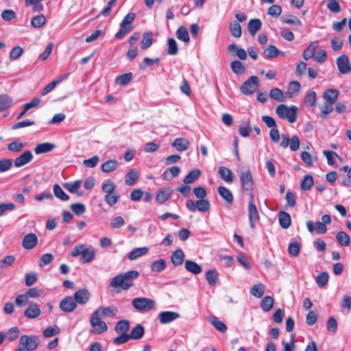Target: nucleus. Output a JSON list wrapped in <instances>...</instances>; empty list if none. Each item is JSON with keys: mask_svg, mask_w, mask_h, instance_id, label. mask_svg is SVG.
Masks as SVG:
<instances>
[{"mask_svg": "<svg viewBox=\"0 0 351 351\" xmlns=\"http://www.w3.org/2000/svg\"><path fill=\"white\" fill-rule=\"evenodd\" d=\"M53 193L57 198L62 201H67L69 199V196L66 195L57 184L53 186Z\"/></svg>", "mask_w": 351, "mask_h": 351, "instance_id": "nucleus-52", "label": "nucleus"}, {"mask_svg": "<svg viewBox=\"0 0 351 351\" xmlns=\"http://www.w3.org/2000/svg\"><path fill=\"white\" fill-rule=\"evenodd\" d=\"M56 145L51 143H43L36 145L34 152L36 154H41L52 151Z\"/></svg>", "mask_w": 351, "mask_h": 351, "instance_id": "nucleus-26", "label": "nucleus"}, {"mask_svg": "<svg viewBox=\"0 0 351 351\" xmlns=\"http://www.w3.org/2000/svg\"><path fill=\"white\" fill-rule=\"evenodd\" d=\"M13 165L12 159H0V173L10 170Z\"/></svg>", "mask_w": 351, "mask_h": 351, "instance_id": "nucleus-61", "label": "nucleus"}, {"mask_svg": "<svg viewBox=\"0 0 351 351\" xmlns=\"http://www.w3.org/2000/svg\"><path fill=\"white\" fill-rule=\"evenodd\" d=\"M90 294L88 289H80L75 292L73 298L76 304L84 305L90 300Z\"/></svg>", "mask_w": 351, "mask_h": 351, "instance_id": "nucleus-9", "label": "nucleus"}, {"mask_svg": "<svg viewBox=\"0 0 351 351\" xmlns=\"http://www.w3.org/2000/svg\"><path fill=\"white\" fill-rule=\"evenodd\" d=\"M23 49L20 46H16L12 48L10 53V59L16 60L19 59L23 54Z\"/></svg>", "mask_w": 351, "mask_h": 351, "instance_id": "nucleus-64", "label": "nucleus"}, {"mask_svg": "<svg viewBox=\"0 0 351 351\" xmlns=\"http://www.w3.org/2000/svg\"><path fill=\"white\" fill-rule=\"evenodd\" d=\"M184 267L186 271L195 275L200 274L202 271V267L200 265L191 260H186L185 261Z\"/></svg>", "mask_w": 351, "mask_h": 351, "instance_id": "nucleus-25", "label": "nucleus"}, {"mask_svg": "<svg viewBox=\"0 0 351 351\" xmlns=\"http://www.w3.org/2000/svg\"><path fill=\"white\" fill-rule=\"evenodd\" d=\"M273 306L274 300L271 296L267 295L264 297L261 302V307L265 312L270 311Z\"/></svg>", "mask_w": 351, "mask_h": 351, "instance_id": "nucleus-44", "label": "nucleus"}, {"mask_svg": "<svg viewBox=\"0 0 351 351\" xmlns=\"http://www.w3.org/2000/svg\"><path fill=\"white\" fill-rule=\"evenodd\" d=\"M232 71L236 74H243L245 71L243 64L239 60H234L230 64Z\"/></svg>", "mask_w": 351, "mask_h": 351, "instance_id": "nucleus-46", "label": "nucleus"}, {"mask_svg": "<svg viewBox=\"0 0 351 351\" xmlns=\"http://www.w3.org/2000/svg\"><path fill=\"white\" fill-rule=\"evenodd\" d=\"M229 28L231 34L235 38H240L242 34L241 26L237 21H233L230 23Z\"/></svg>", "mask_w": 351, "mask_h": 351, "instance_id": "nucleus-35", "label": "nucleus"}, {"mask_svg": "<svg viewBox=\"0 0 351 351\" xmlns=\"http://www.w3.org/2000/svg\"><path fill=\"white\" fill-rule=\"evenodd\" d=\"M276 112L282 119H287L289 123H294L297 119L298 108L295 106L288 107L285 104L277 106Z\"/></svg>", "mask_w": 351, "mask_h": 351, "instance_id": "nucleus-3", "label": "nucleus"}, {"mask_svg": "<svg viewBox=\"0 0 351 351\" xmlns=\"http://www.w3.org/2000/svg\"><path fill=\"white\" fill-rule=\"evenodd\" d=\"M242 188L245 191H252L254 182L250 170L242 171L239 175Z\"/></svg>", "mask_w": 351, "mask_h": 351, "instance_id": "nucleus-7", "label": "nucleus"}, {"mask_svg": "<svg viewBox=\"0 0 351 351\" xmlns=\"http://www.w3.org/2000/svg\"><path fill=\"white\" fill-rule=\"evenodd\" d=\"M278 221L282 228L287 229L291 226V215L288 213L281 210L278 213Z\"/></svg>", "mask_w": 351, "mask_h": 351, "instance_id": "nucleus-20", "label": "nucleus"}, {"mask_svg": "<svg viewBox=\"0 0 351 351\" xmlns=\"http://www.w3.org/2000/svg\"><path fill=\"white\" fill-rule=\"evenodd\" d=\"M144 333L145 330L143 326L141 324H137L132 329L130 333L128 335L132 339H139L143 337Z\"/></svg>", "mask_w": 351, "mask_h": 351, "instance_id": "nucleus-34", "label": "nucleus"}, {"mask_svg": "<svg viewBox=\"0 0 351 351\" xmlns=\"http://www.w3.org/2000/svg\"><path fill=\"white\" fill-rule=\"evenodd\" d=\"M218 193L219 195L224 200H226L229 205H231L232 204L234 200L233 195L229 189H228L225 186H220L218 187Z\"/></svg>", "mask_w": 351, "mask_h": 351, "instance_id": "nucleus-23", "label": "nucleus"}, {"mask_svg": "<svg viewBox=\"0 0 351 351\" xmlns=\"http://www.w3.org/2000/svg\"><path fill=\"white\" fill-rule=\"evenodd\" d=\"M132 77V73H127L123 75H120L116 77V83L121 86L126 85L131 81Z\"/></svg>", "mask_w": 351, "mask_h": 351, "instance_id": "nucleus-55", "label": "nucleus"}, {"mask_svg": "<svg viewBox=\"0 0 351 351\" xmlns=\"http://www.w3.org/2000/svg\"><path fill=\"white\" fill-rule=\"evenodd\" d=\"M262 22L259 19H250L247 24V30L251 36H254L261 29Z\"/></svg>", "mask_w": 351, "mask_h": 351, "instance_id": "nucleus-19", "label": "nucleus"}, {"mask_svg": "<svg viewBox=\"0 0 351 351\" xmlns=\"http://www.w3.org/2000/svg\"><path fill=\"white\" fill-rule=\"evenodd\" d=\"M282 23L285 24L294 25L295 27H302V23L294 15H289L282 19Z\"/></svg>", "mask_w": 351, "mask_h": 351, "instance_id": "nucleus-49", "label": "nucleus"}, {"mask_svg": "<svg viewBox=\"0 0 351 351\" xmlns=\"http://www.w3.org/2000/svg\"><path fill=\"white\" fill-rule=\"evenodd\" d=\"M90 326L94 328L92 332L94 334H101L108 330L107 324L101 320V316L99 315V311H95L90 319Z\"/></svg>", "mask_w": 351, "mask_h": 351, "instance_id": "nucleus-5", "label": "nucleus"}, {"mask_svg": "<svg viewBox=\"0 0 351 351\" xmlns=\"http://www.w3.org/2000/svg\"><path fill=\"white\" fill-rule=\"evenodd\" d=\"M184 254L181 249L174 251L171 256L173 265L176 267L182 264L184 261Z\"/></svg>", "mask_w": 351, "mask_h": 351, "instance_id": "nucleus-27", "label": "nucleus"}, {"mask_svg": "<svg viewBox=\"0 0 351 351\" xmlns=\"http://www.w3.org/2000/svg\"><path fill=\"white\" fill-rule=\"evenodd\" d=\"M95 311H99V315L104 317H113L118 313L119 310L114 306H108L106 307L100 306Z\"/></svg>", "mask_w": 351, "mask_h": 351, "instance_id": "nucleus-16", "label": "nucleus"}, {"mask_svg": "<svg viewBox=\"0 0 351 351\" xmlns=\"http://www.w3.org/2000/svg\"><path fill=\"white\" fill-rule=\"evenodd\" d=\"M80 186V180H76L74 182H66L64 184V187L71 193H77Z\"/></svg>", "mask_w": 351, "mask_h": 351, "instance_id": "nucleus-60", "label": "nucleus"}, {"mask_svg": "<svg viewBox=\"0 0 351 351\" xmlns=\"http://www.w3.org/2000/svg\"><path fill=\"white\" fill-rule=\"evenodd\" d=\"M190 143L184 138H177L172 143V146L179 152H184L189 149Z\"/></svg>", "mask_w": 351, "mask_h": 351, "instance_id": "nucleus-21", "label": "nucleus"}, {"mask_svg": "<svg viewBox=\"0 0 351 351\" xmlns=\"http://www.w3.org/2000/svg\"><path fill=\"white\" fill-rule=\"evenodd\" d=\"M317 47V45L316 43H311L307 48L303 52V58L306 60H308L311 58L315 51V49Z\"/></svg>", "mask_w": 351, "mask_h": 351, "instance_id": "nucleus-53", "label": "nucleus"}, {"mask_svg": "<svg viewBox=\"0 0 351 351\" xmlns=\"http://www.w3.org/2000/svg\"><path fill=\"white\" fill-rule=\"evenodd\" d=\"M248 217L251 228L254 229L256 223L259 221L260 216L257 208L254 203L249 202L248 204Z\"/></svg>", "mask_w": 351, "mask_h": 351, "instance_id": "nucleus-11", "label": "nucleus"}, {"mask_svg": "<svg viewBox=\"0 0 351 351\" xmlns=\"http://www.w3.org/2000/svg\"><path fill=\"white\" fill-rule=\"evenodd\" d=\"M153 43V34L152 32H145L141 41V47L145 50L149 48Z\"/></svg>", "mask_w": 351, "mask_h": 351, "instance_id": "nucleus-32", "label": "nucleus"}, {"mask_svg": "<svg viewBox=\"0 0 351 351\" xmlns=\"http://www.w3.org/2000/svg\"><path fill=\"white\" fill-rule=\"evenodd\" d=\"M269 96L271 99L280 102H282L285 100L284 93L278 88H271L269 92Z\"/></svg>", "mask_w": 351, "mask_h": 351, "instance_id": "nucleus-47", "label": "nucleus"}, {"mask_svg": "<svg viewBox=\"0 0 351 351\" xmlns=\"http://www.w3.org/2000/svg\"><path fill=\"white\" fill-rule=\"evenodd\" d=\"M33 157L34 156L31 151L27 150L16 158L14 160V166L16 167H21L31 162Z\"/></svg>", "mask_w": 351, "mask_h": 351, "instance_id": "nucleus-12", "label": "nucleus"}, {"mask_svg": "<svg viewBox=\"0 0 351 351\" xmlns=\"http://www.w3.org/2000/svg\"><path fill=\"white\" fill-rule=\"evenodd\" d=\"M314 181L313 178L311 175H306L302 179L300 187L303 191H309L313 186Z\"/></svg>", "mask_w": 351, "mask_h": 351, "instance_id": "nucleus-41", "label": "nucleus"}, {"mask_svg": "<svg viewBox=\"0 0 351 351\" xmlns=\"http://www.w3.org/2000/svg\"><path fill=\"white\" fill-rule=\"evenodd\" d=\"M38 345L39 339L37 336L23 335L20 337L19 347L16 351H34Z\"/></svg>", "mask_w": 351, "mask_h": 351, "instance_id": "nucleus-2", "label": "nucleus"}, {"mask_svg": "<svg viewBox=\"0 0 351 351\" xmlns=\"http://www.w3.org/2000/svg\"><path fill=\"white\" fill-rule=\"evenodd\" d=\"M337 65L339 69V71L341 74H347L350 70V65L349 63V58L347 55H341L337 58Z\"/></svg>", "mask_w": 351, "mask_h": 351, "instance_id": "nucleus-10", "label": "nucleus"}, {"mask_svg": "<svg viewBox=\"0 0 351 351\" xmlns=\"http://www.w3.org/2000/svg\"><path fill=\"white\" fill-rule=\"evenodd\" d=\"M339 91L335 88H330L326 90L323 94V98L325 102L330 104H335L339 97Z\"/></svg>", "mask_w": 351, "mask_h": 351, "instance_id": "nucleus-17", "label": "nucleus"}, {"mask_svg": "<svg viewBox=\"0 0 351 351\" xmlns=\"http://www.w3.org/2000/svg\"><path fill=\"white\" fill-rule=\"evenodd\" d=\"M206 278L210 286L215 285L218 280V273L216 269H210L206 274Z\"/></svg>", "mask_w": 351, "mask_h": 351, "instance_id": "nucleus-43", "label": "nucleus"}, {"mask_svg": "<svg viewBox=\"0 0 351 351\" xmlns=\"http://www.w3.org/2000/svg\"><path fill=\"white\" fill-rule=\"evenodd\" d=\"M132 306L141 313L149 312L155 308V301L151 298L139 297L132 301Z\"/></svg>", "mask_w": 351, "mask_h": 351, "instance_id": "nucleus-4", "label": "nucleus"}, {"mask_svg": "<svg viewBox=\"0 0 351 351\" xmlns=\"http://www.w3.org/2000/svg\"><path fill=\"white\" fill-rule=\"evenodd\" d=\"M37 236L34 233H29L23 237L22 245L26 250H32L37 245Z\"/></svg>", "mask_w": 351, "mask_h": 351, "instance_id": "nucleus-15", "label": "nucleus"}, {"mask_svg": "<svg viewBox=\"0 0 351 351\" xmlns=\"http://www.w3.org/2000/svg\"><path fill=\"white\" fill-rule=\"evenodd\" d=\"M133 27L131 23H128V22L122 20L120 24V29L116 33L115 38L117 39H121L124 35L132 31Z\"/></svg>", "mask_w": 351, "mask_h": 351, "instance_id": "nucleus-22", "label": "nucleus"}, {"mask_svg": "<svg viewBox=\"0 0 351 351\" xmlns=\"http://www.w3.org/2000/svg\"><path fill=\"white\" fill-rule=\"evenodd\" d=\"M71 209L76 215H81L86 211V207L82 203L72 204L71 205Z\"/></svg>", "mask_w": 351, "mask_h": 351, "instance_id": "nucleus-63", "label": "nucleus"}, {"mask_svg": "<svg viewBox=\"0 0 351 351\" xmlns=\"http://www.w3.org/2000/svg\"><path fill=\"white\" fill-rule=\"evenodd\" d=\"M180 317V314L172 311H162L158 315V319L162 324H169Z\"/></svg>", "mask_w": 351, "mask_h": 351, "instance_id": "nucleus-14", "label": "nucleus"}, {"mask_svg": "<svg viewBox=\"0 0 351 351\" xmlns=\"http://www.w3.org/2000/svg\"><path fill=\"white\" fill-rule=\"evenodd\" d=\"M172 189L171 188H165L160 190L156 196V201L161 204L168 200L172 195Z\"/></svg>", "mask_w": 351, "mask_h": 351, "instance_id": "nucleus-18", "label": "nucleus"}, {"mask_svg": "<svg viewBox=\"0 0 351 351\" xmlns=\"http://www.w3.org/2000/svg\"><path fill=\"white\" fill-rule=\"evenodd\" d=\"M149 251L147 247H137L131 251L128 254V258L130 261H134L140 256L146 254Z\"/></svg>", "mask_w": 351, "mask_h": 351, "instance_id": "nucleus-29", "label": "nucleus"}, {"mask_svg": "<svg viewBox=\"0 0 351 351\" xmlns=\"http://www.w3.org/2000/svg\"><path fill=\"white\" fill-rule=\"evenodd\" d=\"M95 256V252L93 249L86 248L83 250V254L80 258V261L82 263H88L91 262Z\"/></svg>", "mask_w": 351, "mask_h": 351, "instance_id": "nucleus-28", "label": "nucleus"}, {"mask_svg": "<svg viewBox=\"0 0 351 351\" xmlns=\"http://www.w3.org/2000/svg\"><path fill=\"white\" fill-rule=\"evenodd\" d=\"M138 177L137 170L132 169L126 173L125 182L128 186H132L136 182Z\"/></svg>", "mask_w": 351, "mask_h": 351, "instance_id": "nucleus-36", "label": "nucleus"}, {"mask_svg": "<svg viewBox=\"0 0 351 351\" xmlns=\"http://www.w3.org/2000/svg\"><path fill=\"white\" fill-rule=\"evenodd\" d=\"M218 173L220 178L228 183H231L233 181V173L232 171L225 167H219Z\"/></svg>", "mask_w": 351, "mask_h": 351, "instance_id": "nucleus-24", "label": "nucleus"}, {"mask_svg": "<svg viewBox=\"0 0 351 351\" xmlns=\"http://www.w3.org/2000/svg\"><path fill=\"white\" fill-rule=\"evenodd\" d=\"M328 274L326 271L320 273L316 278V282L319 287H324L328 282Z\"/></svg>", "mask_w": 351, "mask_h": 351, "instance_id": "nucleus-54", "label": "nucleus"}, {"mask_svg": "<svg viewBox=\"0 0 351 351\" xmlns=\"http://www.w3.org/2000/svg\"><path fill=\"white\" fill-rule=\"evenodd\" d=\"M197 209L200 212H206L210 209V203L205 198L198 199L196 202Z\"/></svg>", "mask_w": 351, "mask_h": 351, "instance_id": "nucleus-57", "label": "nucleus"}, {"mask_svg": "<svg viewBox=\"0 0 351 351\" xmlns=\"http://www.w3.org/2000/svg\"><path fill=\"white\" fill-rule=\"evenodd\" d=\"M76 302L72 296L64 298L59 304V307L64 313H71L77 307Z\"/></svg>", "mask_w": 351, "mask_h": 351, "instance_id": "nucleus-8", "label": "nucleus"}, {"mask_svg": "<svg viewBox=\"0 0 351 351\" xmlns=\"http://www.w3.org/2000/svg\"><path fill=\"white\" fill-rule=\"evenodd\" d=\"M259 85L258 77L250 76L241 86V92L245 95H251L255 92Z\"/></svg>", "mask_w": 351, "mask_h": 351, "instance_id": "nucleus-6", "label": "nucleus"}, {"mask_svg": "<svg viewBox=\"0 0 351 351\" xmlns=\"http://www.w3.org/2000/svg\"><path fill=\"white\" fill-rule=\"evenodd\" d=\"M265 287L262 283H258L252 286L250 290V293L257 298H261L265 292Z\"/></svg>", "mask_w": 351, "mask_h": 351, "instance_id": "nucleus-39", "label": "nucleus"}, {"mask_svg": "<svg viewBox=\"0 0 351 351\" xmlns=\"http://www.w3.org/2000/svg\"><path fill=\"white\" fill-rule=\"evenodd\" d=\"M168 50L167 53L171 56H173L178 53V48L176 40L173 38H170L167 41Z\"/></svg>", "mask_w": 351, "mask_h": 351, "instance_id": "nucleus-56", "label": "nucleus"}, {"mask_svg": "<svg viewBox=\"0 0 351 351\" xmlns=\"http://www.w3.org/2000/svg\"><path fill=\"white\" fill-rule=\"evenodd\" d=\"M280 51L276 46L273 45H269L263 51L264 56L267 58H273L277 57Z\"/></svg>", "mask_w": 351, "mask_h": 351, "instance_id": "nucleus-45", "label": "nucleus"}, {"mask_svg": "<svg viewBox=\"0 0 351 351\" xmlns=\"http://www.w3.org/2000/svg\"><path fill=\"white\" fill-rule=\"evenodd\" d=\"M201 171L198 169L191 171L183 179V182L186 184H192L195 182L200 176Z\"/></svg>", "mask_w": 351, "mask_h": 351, "instance_id": "nucleus-30", "label": "nucleus"}, {"mask_svg": "<svg viewBox=\"0 0 351 351\" xmlns=\"http://www.w3.org/2000/svg\"><path fill=\"white\" fill-rule=\"evenodd\" d=\"M138 276L139 273L136 270L119 274L112 279L110 286L113 288L121 287L123 290H128L133 286V280Z\"/></svg>", "mask_w": 351, "mask_h": 351, "instance_id": "nucleus-1", "label": "nucleus"}, {"mask_svg": "<svg viewBox=\"0 0 351 351\" xmlns=\"http://www.w3.org/2000/svg\"><path fill=\"white\" fill-rule=\"evenodd\" d=\"M118 167L116 160H109L101 165V170L104 173H110L115 170Z\"/></svg>", "mask_w": 351, "mask_h": 351, "instance_id": "nucleus-40", "label": "nucleus"}, {"mask_svg": "<svg viewBox=\"0 0 351 351\" xmlns=\"http://www.w3.org/2000/svg\"><path fill=\"white\" fill-rule=\"evenodd\" d=\"M130 329V322L126 319L119 321L114 326V330L118 334L128 333Z\"/></svg>", "mask_w": 351, "mask_h": 351, "instance_id": "nucleus-33", "label": "nucleus"}, {"mask_svg": "<svg viewBox=\"0 0 351 351\" xmlns=\"http://www.w3.org/2000/svg\"><path fill=\"white\" fill-rule=\"evenodd\" d=\"M336 239L339 243L342 246H348L350 243V237L347 233L343 231L338 232L336 234Z\"/></svg>", "mask_w": 351, "mask_h": 351, "instance_id": "nucleus-42", "label": "nucleus"}, {"mask_svg": "<svg viewBox=\"0 0 351 351\" xmlns=\"http://www.w3.org/2000/svg\"><path fill=\"white\" fill-rule=\"evenodd\" d=\"M301 245L299 242H293L289 245L288 251L291 256H296L300 250Z\"/></svg>", "mask_w": 351, "mask_h": 351, "instance_id": "nucleus-62", "label": "nucleus"}, {"mask_svg": "<svg viewBox=\"0 0 351 351\" xmlns=\"http://www.w3.org/2000/svg\"><path fill=\"white\" fill-rule=\"evenodd\" d=\"M209 322L221 332H225L227 330L226 325L220 321L216 316H213L209 319Z\"/></svg>", "mask_w": 351, "mask_h": 351, "instance_id": "nucleus-38", "label": "nucleus"}, {"mask_svg": "<svg viewBox=\"0 0 351 351\" xmlns=\"http://www.w3.org/2000/svg\"><path fill=\"white\" fill-rule=\"evenodd\" d=\"M46 18L43 14L34 16L31 20V25L35 28H40L46 23Z\"/></svg>", "mask_w": 351, "mask_h": 351, "instance_id": "nucleus-50", "label": "nucleus"}, {"mask_svg": "<svg viewBox=\"0 0 351 351\" xmlns=\"http://www.w3.org/2000/svg\"><path fill=\"white\" fill-rule=\"evenodd\" d=\"M180 172V169L178 167H171L165 170V171L162 174V178L164 180H171L173 178L178 176Z\"/></svg>", "mask_w": 351, "mask_h": 351, "instance_id": "nucleus-31", "label": "nucleus"}, {"mask_svg": "<svg viewBox=\"0 0 351 351\" xmlns=\"http://www.w3.org/2000/svg\"><path fill=\"white\" fill-rule=\"evenodd\" d=\"M251 126L249 121L243 122L239 128V134L243 137H247L250 136L251 132Z\"/></svg>", "mask_w": 351, "mask_h": 351, "instance_id": "nucleus-59", "label": "nucleus"}, {"mask_svg": "<svg viewBox=\"0 0 351 351\" xmlns=\"http://www.w3.org/2000/svg\"><path fill=\"white\" fill-rule=\"evenodd\" d=\"M317 101V94L315 91L310 92L304 99V103L307 107H313Z\"/></svg>", "mask_w": 351, "mask_h": 351, "instance_id": "nucleus-51", "label": "nucleus"}, {"mask_svg": "<svg viewBox=\"0 0 351 351\" xmlns=\"http://www.w3.org/2000/svg\"><path fill=\"white\" fill-rule=\"evenodd\" d=\"M176 36L178 39L188 43L190 40L189 34L187 29L184 26H180L176 32Z\"/></svg>", "mask_w": 351, "mask_h": 351, "instance_id": "nucleus-37", "label": "nucleus"}, {"mask_svg": "<svg viewBox=\"0 0 351 351\" xmlns=\"http://www.w3.org/2000/svg\"><path fill=\"white\" fill-rule=\"evenodd\" d=\"M41 315V309L37 303H32L24 311V315L28 319H36Z\"/></svg>", "mask_w": 351, "mask_h": 351, "instance_id": "nucleus-13", "label": "nucleus"}, {"mask_svg": "<svg viewBox=\"0 0 351 351\" xmlns=\"http://www.w3.org/2000/svg\"><path fill=\"white\" fill-rule=\"evenodd\" d=\"M65 77V76H61L58 80H54L53 82H51V83H49V84H47L42 90L41 92V94L42 95H47V93H49L50 91H51L56 86L60 83L62 80Z\"/></svg>", "mask_w": 351, "mask_h": 351, "instance_id": "nucleus-58", "label": "nucleus"}, {"mask_svg": "<svg viewBox=\"0 0 351 351\" xmlns=\"http://www.w3.org/2000/svg\"><path fill=\"white\" fill-rule=\"evenodd\" d=\"M166 261L163 258H160L152 263L151 269L154 272H160L166 267Z\"/></svg>", "mask_w": 351, "mask_h": 351, "instance_id": "nucleus-48", "label": "nucleus"}]
</instances>
